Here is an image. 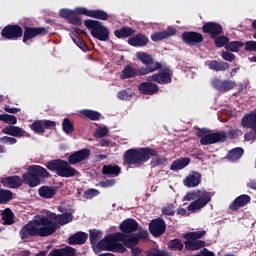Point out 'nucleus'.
Here are the masks:
<instances>
[{
	"label": "nucleus",
	"mask_w": 256,
	"mask_h": 256,
	"mask_svg": "<svg viewBox=\"0 0 256 256\" xmlns=\"http://www.w3.org/2000/svg\"><path fill=\"white\" fill-rule=\"evenodd\" d=\"M49 225L48 227H52L51 235H55L58 229H61L63 225H67L73 221V214L69 212H65L63 214H56L51 212L48 216Z\"/></svg>",
	"instance_id": "10"
},
{
	"label": "nucleus",
	"mask_w": 256,
	"mask_h": 256,
	"mask_svg": "<svg viewBox=\"0 0 256 256\" xmlns=\"http://www.w3.org/2000/svg\"><path fill=\"white\" fill-rule=\"evenodd\" d=\"M184 243L180 239H173L168 242V249L171 251H183Z\"/></svg>",
	"instance_id": "42"
},
{
	"label": "nucleus",
	"mask_w": 256,
	"mask_h": 256,
	"mask_svg": "<svg viewBox=\"0 0 256 256\" xmlns=\"http://www.w3.org/2000/svg\"><path fill=\"white\" fill-rule=\"evenodd\" d=\"M84 25L89 29L90 35L98 41H109V29L103 25V23L97 20L87 19L84 21Z\"/></svg>",
	"instance_id": "9"
},
{
	"label": "nucleus",
	"mask_w": 256,
	"mask_h": 256,
	"mask_svg": "<svg viewBox=\"0 0 256 256\" xmlns=\"http://www.w3.org/2000/svg\"><path fill=\"white\" fill-rule=\"evenodd\" d=\"M99 190L95 188H90L86 191H84V199H93V197H97L99 195Z\"/></svg>",
	"instance_id": "51"
},
{
	"label": "nucleus",
	"mask_w": 256,
	"mask_h": 256,
	"mask_svg": "<svg viewBox=\"0 0 256 256\" xmlns=\"http://www.w3.org/2000/svg\"><path fill=\"white\" fill-rule=\"evenodd\" d=\"M245 51L255 52L256 51V41H246Z\"/></svg>",
	"instance_id": "57"
},
{
	"label": "nucleus",
	"mask_w": 256,
	"mask_h": 256,
	"mask_svg": "<svg viewBox=\"0 0 256 256\" xmlns=\"http://www.w3.org/2000/svg\"><path fill=\"white\" fill-rule=\"evenodd\" d=\"M99 185L101 187H103L104 189H107V188L113 187V185H115V180L114 179H109V180H106V181H100Z\"/></svg>",
	"instance_id": "58"
},
{
	"label": "nucleus",
	"mask_w": 256,
	"mask_h": 256,
	"mask_svg": "<svg viewBox=\"0 0 256 256\" xmlns=\"http://www.w3.org/2000/svg\"><path fill=\"white\" fill-rule=\"evenodd\" d=\"M221 57L224 61H229V63L235 61V54L231 52L223 51Z\"/></svg>",
	"instance_id": "54"
},
{
	"label": "nucleus",
	"mask_w": 256,
	"mask_h": 256,
	"mask_svg": "<svg viewBox=\"0 0 256 256\" xmlns=\"http://www.w3.org/2000/svg\"><path fill=\"white\" fill-rule=\"evenodd\" d=\"M245 43L241 41H228V44L225 46L226 51H231L232 53H239V49L244 47Z\"/></svg>",
	"instance_id": "38"
},
{
	"label": "nucleus",
	"mask_w": 256,
	"mask_h": 256,
	"mask_svg": "<svg viewBox=\"0 0 256 256\" xmlns=\"http://www.w3.org/2000/svg\"><path fill=\"white\" fill-rule=\"evenodd\" d=\"M53 227L49 226V217L38 216L37 219L29 221L19 231L20 238L31 239V237H51Z\"/></svg>",
	"instance_id": "4"
},
{
	"label": "nucleus",
	"mask_w": 256,
	"mask_h": 256,
	"mask_svg": "<svg viewBox=\"0 0 256 256\" xmlns=\"http://www.w3.org/2000/svg\"><path fill=\"white\" fill-rule=\"evenodd\" d=\"M73 42L75 43V45H77V47H79V49H81V51H84V53H87V51H89V47L87 46V43H85V40H83V38H73Z\"/></svg>",
	"instance_id": "47"
},
{
	"label": "nucleus",
	"mask_w": 256,
	"mask_h": 256,
	"mask_svg": "<svg viewBox=\"0 0 256 256\" xmlns=\"http://www.w3.org/2000/svg\"><path fill=\"white\" fill-rule=\"evenodd\" d=\"M136 57L145 67L142 66L137 69L128 64L121 71V79H135V77H143L161 69V62L155 61L153 55L147 52H137Z\"/></svg>",
	"instance_id": "3"
},
{
	"label": "nucleus",
	"mask_w": 256,
	"mask_h": 256,
	"mask_svg": "<svg viewBox=\"0 0 256 256\" xmlns=\"http://www.w3.org/2000/svg\"><path fill=\"white\" fill-rule=\"evenodd\" d=\"M13 199V192L11 190L0 189V205L9 203Z\"/></svg>",
	"instance_id": "40"
},
{
	"label": "nucleus",
	"mask_w": 256,
	"mask_h": 256,
	"mask_svg": "<svg viewBox=\"0 0 256 256\" xmlns=\"http://www.w3.org/2000/svg\"><path fill=\"white\" fill-rule=\"evenodd\" d=\"M4 111H6V113L15 114V113H19L21 111V109L15 108V107L11 108L9 106H5Z\"/></svg>",
	"instance_id": "61"
},
{
	"label": "nucleus",
	"mask_w": 256,
	"mask_h": 256,
	"mask_svg": "<svg viewBox=\"0 0 256 256\" xmlns=\"http://www.w3.org/2000/svg\"><path fill=\"white\" fill-rule=\"evenodd\" d=\"M114 35L117 37V39H127V37H132V35H135V29L129 26H124L120 29H116L114 31Z\"/></svg>",
	"instance_id": "32"
},
{
	"label": "nucleus",
	"mask_w": 256,
	"mask_h": 256,
	"mask_svg": "<svg viewBox=\"0 0 256 256\" xmlns=\"http://www.w3.org/2000/svg\"><path fill=\"white\" fill-rule=\"evenodd\" d=\"M117 97H118V99H121L122 101H127V99H129V97H131V95H129V92H127V90H122V91L118 92Z\"/></svg>",
	"instance_id": "59"
},
{
	"label": "nucleus",
	"mask_w": 256,
	"mask_h": 256,
	"mask_svg": "<svg viewBox=\"0 0 256 256\" xmlns=\"http://www.w3.org/2000/svg\"><path fill=\"white\" fill-rule=\"evenodd\" d=\"M2 221L4 225H13L15 223V214L10 208H6L1 213Z\"/></svg>",
	"instance_id": "36"
},
{
	"label": "nucleus",
	"mask_w": 256,
	"mask_h": 256,
	"mask_svg": "<svg viewBox=\"0 0 256 256\" xmlns=\"http://www.w3.org/2000/svg\"><path fill=\"white\" fill-rule=\"evenodd\" d=\"M157 150L151 147L145 148H131L125 151L123 155L124 165H128V167H142L145 165L149 159L152 157H157Z\"/></svg>",
	"instance_id": "5"
},
{
	"label": "nucleus",
	"mask_w": 256,
	"mask_h": 256,
	"mask_svg": "<svg viewBox=\"0 0 256 256\" xmlns=\"http://www.w3.org/2000/svg\"><path fill=\"white\" fill-rule=\"evenodd\" d=\"M137 239H149V232L147 230H140L136 233Z\"/></svg>",
	"instance_id": "60"
},
{
	"label": "nucleus",
	"mask_w": 256,
	"mask_h": 256,
	"mask_svg": "<svg viewBox=\"0 0 256 256\" xmlns=\"http://www.w3.org/2000/svg\"><path fill=\"white\" fill-rule=\"evenodd\" d=\"M162 214L167 215L169 217H173L175 215V205L168 204L162 208Z\"/></svg>",
	"instance_id": "49"
},
{
	"label": "nucleus",
	"mask_w": 256,
	"mask_h": 256,
	"mask_svg": "<svg viewBox=\"0 0 256 256\" xmlns=\"http://www.w3.org/2000/svg\"><path fill=\"white\" fill-rule=\"evenodd\" d=\"M166 162H167V158L157 157L150 162V165L151 167H160V165H165Z\"/></svg>",
	"instance_id": "53"
},
{
	"label": "nucleus",
	"mask_w": 256,
	"mask_h": 256,
	"mask_svg": "<svg viewBox=\"0 0 256 256\" xmlns=\"http://www.w3.org/2000/svg\"><path fill=\"white\" fill-rule=\"evenodd\" d=\"M22 34V43L27 45L29 41L35 39V37H45L47 33H49V28L45 27H31V26H24Z\"/></svg>",
	"instance_id": "12"
},
{
	"label": "nucleus",
	"mask_w": 256,
	"mask_h": 256,
	"mask_svg": "<svg viewBox=\"0 0 256 256\" xmlns=\"http://www.w3.org/2000/svg\"><path fill=\"white\" fill-rule=\"evenodd\" d=\"M89 239V234L85 232H76L68 238L69 245H85Z\"/></svg>",
	"instance_id": "26"
},
{
	"label": "nucleus",
	"mask_w": 256,
	"mask_h": 256,
	"mask_svg": "<svg viewBox=\"0 0 256 256\" xmlns=\"http://www.w3.org/2000/svg\"><path fill=\"white\" fill-rule=\"evenodd\" d=\"M76 15H85L92 19H99L100 21H107V19H109V14L104 10H89L85 7L76 8Z\"/></svg>",
	"instance_id": "15"
},
{
	"label": "nucleus",
	"mask_w": 256,
	"mask_h": 256,
	"mask_svg": "<svg viewBox=\"0 0 256 256\" xmlns=\"http://www.w3.org/2000/svg\"><path fill=\"white\" fill-rule=\"evenodd\" d=\"M202 33L209 35L210 39H215L219 35H223V26L217 22H206L202 26Z\"/></svg>",
	"instance_id": "16"
},
{
	"label": "nucleus",
	"mask_w": 256,
	"mask_h": 256,
	"mask_svg": "<svg viewBox=\"0 0 256 256\" xmlns=\"http://www.w3.org/2000/svg\"><path fill=\"white\" fill-rule=\"evenodd\" d=\"M202 193H209V192L205 190H198L197 192H189L183 197V199L184 201H193L195 199H199Z\"/></svg>",
	"instance_id": "45"
},
{
	"label": "nucleus",
	"mask_w": 256,
	"mask_h": 256,
	"mask_svg": "<svg viewBox=\"0 0 256 256\" xmlns=\"http://www.w3.org/2000/svg\"><path fill=\"white\" fill-rule=\"evenodd\" d=\"M159 73H154L147 78V81H152V83H157L158 85H169L173 81V71L170 67L163 68L161 64V69Z\"/></svg>",
	"instance_id": "11"
},
{
	"label": "nucleus",
	"mask_w": 256,
	"mask_h": 256,
	"mask_svg": "<svg viewBox=\"0 0 256 256\" xmlns=\"http://www.w3.org/2000/svg\"><path fill=\"white\" fill-rule=\"evenodd\" d=\"M80 113L90 121H99V119H101V113H99L98 111L84 109L80 111Z\"/></svg>",
	"instance_id": "37"
},
{
	"label": "nucleus",
	"mask_w": 256,
	"mask_h": 256,
	"mask_svg": "<svg viewBox=\"0 0 256 256\" xmlns=\"http://www.w3.org/2000/svg\"><path fill=\"white\" fill-rule=\"evenodd\" d=\"M196 136L200 139V145H215V143H225L227 141V133L223 131L209 133V130L205 128L199 129Z\"/></svg>",
	"instance_id": "8"
},
{
	"label": "nucleus",
	"mask_w": 256,
	"mask_h": 256,
	"mask_svg": "<svg viewBox=\"0 0 256 256\" xmlns=\"http://www.w3.org/2000/svg\"><path fill=\"white\" fill-rule=\"evenodd\" d=\"M201 183V173L193 171L184 180L186 187H197Z\"/></svg>",
	"instance_id": "29"
},
{
	"label": "nucleus",
	"mask_w": 256,
	"mask_h": 256,
	"mask_svg": "<svg viewBox=\"0 0 256 256\" xmlns=\"http://www.w3.org/2000/svg\"><path fill=\"white\" fill-rule=\"evenodd\" d=\"M89 235H90V244L97 245V243H99L98 242L99 239H101V237H103V232L94 229L89 232Z\"/></svg>",
	"instance_id": "44"
},
{
	"label": "nucleus",
	"mask_w": 256,
	"mask_h": 256,
	"mask_svg": "<svg viewBox=\"0 0 256 256\" xmlns=\"http://www.w3.org/2000/svg\"><path fill=\"white\" fill-rule=\"evenodd\" d=\"M77 8L75 9V11L73 10H69V9H61L59 11V15L63 18V19H67V21H69L70 17L74 14L77 13Z\"/></svg>",
	"instance_id": "52"
},
{
	"label": "nucleus",
	"mask_w": 256,
	"mask_h": 256,
	"mask_svg": "<svg viewBox=\"0 0 256 256\" xmlns=\"http://www.w3.org/2000/svg\"><path fill=\"white\" fill-rule=\"evenodd\" d=\"M212 86L217 89V91H222L223 93L231 91L235 87V83L231 80H221L219 78H214L212 80Z\"/></svg>",
	"instance_id": "22"
},
{
	"label": "nucleus",
	"mask_w": 256,
	"mask_h": 256,
	"mask_svg": "<svg viewBox=\"0 0 256 256\" xmlns=\"http://www.w3.org/2000/svg\"><path fill=\"white\" fill-rule=\"evenodd\" d=\"M248 189H252L253 191H256V180H250L247 183Z\"/></svg>",
	"instance_id": "62"
},
{
	"label": "nucleus",
	"mask_w": 256,
	"mask_h": 256,
	"mask_svg": "<svg viewBox=\"0 0 256 256\" xmlns=\"http://www.w3.org/2000/svg\"><path fill=\"white\" fill-rule=\"evenodd\" d=\"M212 39L214 41L215 47H217L218 49H221V47H227L229 43V37L223 34L216 36L215 38H212Z\"/></svg>",
	"instance_id": "39"
},
{
	"label": "nucleus",
	"mask_w": 256,
	"mask_h": 256,
	"mask_svg": "<svg viewBox=\"0 0 256 256\" xmlns=\"http://www.w3.org/2000/svg\"><path fill=\"white\" fill-rule=\"evenodd\" d=\"M62 129L66 135H71L73 131H75V126L73 125V122L69 118H64L62 122Z\"/></svg>",
	"instance_id": "41"
},
{
	"label": "nucleus",
	"mask_w": 256,
	"mask_h": 256,
	"mask_svg": "<svg viewBox=\"0 0 256 256\" xmlns=\"http://www.w3.org/2000/svg\"><path fill=\"white\" fill-rule=\"evenodd\" d=\"M243 153H245V150L241 147L233 148L228 152V160L232 161V163H237L241 157H243Z\"/></svg>",
	"instance_id": "35"
},
{
	"label": "nucleus",
	"mask_w": 256,
	"mask_h": 256,
	"mask_svg": "<svg viewBox=\"0 0 256 256\" xmlns=\"http://www.w3.org/2000/svg\"><path fill=\"white\" fill-rule=\"evenodd\" d=\"M99 251H111L112 253H126L127 248L119 243V232L109 234L97 243Z\"/></svg>",
	"instance_id": "6"
},
{
	"label": "nucleus",
	"mask_w": 256,
	"mask_h": 256,
	"mask_svg": "<svg viewBox=\"0 0 256 256\" xmlns=\"http://www.w3.org/2000/svg\"><path fill=\"white\" fill-rule=\"evenodd\" d=\"M119 229L121 231L120 233L129 235L131 233H135V231L139 229V223L133 218H128L121 222Z\"/></svg>",
	"instance_id": "19"
},
{
	"label": "nucleus",
	"mask_w": 256,
	"mask_h": 256,
	"mask_svg": "<svg viewBox=\"0 0 256 256\" xmlns=\"http://www.w3.org/2000/svg\"><path fill=\"white\" fill-rule=\"evenodd\" d=\"M31 129L34 133H44L45 127L43 124V120H36L31 124Z\"/></svg>",
	"instance_id": "46"
},
{
	"label": "nucleus",
	"mask_w": 256,
	"mask_h": 256,
	"mask_svg": "<svg viewBox=\"0 0 256 256\" xmlns=\"http://www.w3.org/2000/svg\"><path fill=\"white\" fill-rule=\"evenodd\" d=\"M111 145V141L106 140V139H102L100 141V147H109Z\"/></svg>",
	"instance_id": "63"
},
{
	"label": "nucleus",
	"mask_w": 256,
	"mask_h": 256,
	"mask_svg": "<svg viewBox=\"0 0 256 256\" xmlns=\"http://www.w3.org/2000/svg\"><path fill=\"white\" fill-rule=\"evenodd\" d=\"M146 256H169V253L165 250H159L157 248H152L147 251Z\"/></svg>",
	"instance_id": "48"
},
{
	"label": "nucleus",
	"mask_w": 256,
	"mask_h": 256,
	"mask_svg": "<svg viewBox=\"0 0 256 256\" xmlns=\"http://www.w3.org/2000/svg\"><path fill=\"white\" fill-rule=\"evenodd\" d=\"M211 197H213L211 192H202L201 197L188 205L187 210L195 212L199 211V209H203V207L207 206L211 202Z\"/></svg>",
	"instance_id": "17"
},
{
	"label": "nucleus",
	"mask_w": 256,
	"mask_h": 256,
	"mask_svg": "<svg viewBox=\"0 0 256 256\" xmlns=\"http://www.w3.org/2000/svg\"><path fill=\"white\" fill-rule=\"evenodd\" d=\"M118 239L123 243V247H127V249H133V247L139 245L136 234H123L118 232Z\"/></svg>",
	"instance_id": "20"
},
{
	"label": "nucleus",
	"mask_w": 256,
	"mask_h": 256,
	"mask_svg": "<svg viewBox=\"0 0 256 256\" xmlns=\"http://www.w3.org/2000/svg\"><path fill=\"white\" fill-rule=\"evenodd\" d=\"M249 203H251V196L242 194L232 201V203L229 205V209L231 211H239V209L245 207V205H249Z\"/></svg>",
	"instance_id": "21"
},
{
	"label": "nucleus",
	"mask_w": 256,
	"mask_h": 256,
	"mask_svg": "<svg viewBox=\"0 0 256 256\" xmlns=\"http://www.w3.org/2000/svg\"><path fill=\"white\" fill-rule=\"evenodd\" d=\"M0 121H3L7 125H17V117L7 113L0 114Z\"/></svg>",
	"instance_id": "43"
},
{
	"label": "nucleus",
	"mask_w": 256,
	"mask_h": 256,
	"mask_svg": "<svg viewBox=\"0 0 256 256\" xmlns=\"http://www.w3.org/2000/svg\"><path fill=\"white\" fill-rule=\"evenodd\" d=\"M1 37L7 41H17L23 37V27L19 24H8L2 29Z\"/></svg>",
	"instance_id": "13"
},
{
	"label": "nucleus",
	"mask_w": 256,
	"mask_h": 256,
	"mask_svg": "<svg viewBox=\"0 0 256 256\" xmlns=\"http://www.w3.org/2000/svg\"><path fill=\"white\" fill-rule=\"evenodd\" d=\"M209 69L211 71H227L229 69V63L223 62V61H217V60H212L208 64Z\"/></svg>",
	"instance_id": "34"
},
{
	"label": "nucleus",
	"mask_w": 256,
	"mask_h": 256,
	"mask_svg": "<svg viewBox=\"0 0 256 256\" xmlns=\"http://www.w3.org/2000/svg\"><path fill=\"white\" fill-rule=\"evenodd\" d=\"M131 47H145L149 43V38L142 33L130 37L127 41Z\"/></svg>",
	"instance_id": "25"
},
{
	"label": "nucleus",
	"mask_w": 256,
	"mask_h": 256,
	"mask_svg": "<svg viewBox=\"0 0 256 256\" xmlns=\"http://www.w3.org/2000/svg\"><path fill=\"white\" fill-rule=\"evenodd\" d=\"M177 34V30L175 28L168 27L164 31L155 32L151 35V39L157 43L159 41H163V39H169V37H173V35Z\"/></svg>",
	"instance_id": "24"
},
{
	"label": "nucleus",
	"mask_w": 256,
	"mask_h": 256,
	"mask_svg": "<svg viewBox=\"0 0 256 256\" xmlns=\"http://www.w3.org/2000/svg\"><path fill=\"white\" fill-rule=\"evenodd\" d=\"M189 163H191V158H189V157L176 159L170 165V170L171 171H181V169H185V167H187V165H189Z\"/></svg>",
	"instance_id": "31"
},
{
	"label": "nucleus",
	"mask_w": 256,
	"mask_h": 256,
	"mask_svg": "<svg viewBox=\"0 0 256 256\" xmlns=\"http://www.w3.org/2000/svg\"><path fill=\"white\" fill-rule=\"evenodd\" d=\"M204 235H207V231L201 230L196 232H187L182 235L185 246V251H199V249H203L205 247V241L199 240Z\"/></svg>",
	"instance_id": "7"
},
{
	"label": "nucleus",
	"mask_w": 256,
	"mask_h": 256,
	"mask_svg": "<svg viewBox=\"0 0 256 256\" xmlns=\"http://www.w3.org/2000/svg\"><path fill=\"white\" fill-rule=\"evenodd\" d=\"M49 177H51V173L43 166L32 165L28 168L27 173L22 175V179L17 175L8 176L1 178V183L9 189H19L23 183L33 188L45 183V179H49Z\"/></svg>",
	"instance_id": "1"
},
{
	"label": "nucleus",
	"mask_w": 256,
	"mask_h": 256,
	"mask_svg": "<svg viewBox=\"0 0 256 256\" xmlns=\"http://www.w3.org/2000/svg\"><path fill=\"white\" fill-rule=\"evenodd\" d=\"M42 123L44 125V131L45 129H55L57 127V122L53 120H42Z\"/></svg>",
	"instance_id": "55"
},
{
	"label": "nucleus",
	"mask_w": 256,
	"mask_h": 256,
	"mask_svg": "<svg viewBox=\"0 0 256 256\" xmlns=\"http://www.w3.org/2000/svg\"><path fill=\"white\" fill-rule=\"evenodd\" d=\"M177 215L185 216V215H187V210L185 208L180 207L177 209Z\"/></svg>",
	"instance_id": "64"
},
{
	"label": "nucleus",
	"mask_w": 256,
	"mask_h": 256,
	"mask_svg": "<svg viewBox=\"0 0 256 256\" xmlns=\"http://www.w3.org/2000/svg\"><path fill=\"white\" fill-rule=\"evenodd\" d=\"M103 175L107 177H119L121 175V167L119 165H104L102 168Z\"/></svg>",
	"instance_id": "30"
},
{
	"label": "nucleus",
	"mask_w": 256,
	"mask_h": 256,
	"mask_svg": "<svg viewBox=\"0 0 256 256\" xmlns=\"http://www.w3.org/2000/svg\"><path fill=\"white\" fill-rule=\"evenodd\" d=\"M75 248L66 246L64 248H54L52 249L48 256H75Z\"/></svg>",
	"instance_id": "28"
},
{
	"label": "nucleus",
	"mask_w": 256,
	"mask_h": 256,
	"mask_svg": "<svg viewBox=\"0 0 256 256\" xmlns=\"http://www.w3.org/2000/svg\"><path fill=\"white\" fill-rule=\"evenodd\" d=\"M167 231V224L162 218H156L149 224V232L153 237H161Z\"/></svg>",
	"instance_id": "18"
},
{
	"label": "nucleus",
	"mask_w": 256,
	"mask_h": 256,
	"mask_svg": "<svg viewBox=\"0 0 256 256\" xmlns=\"http://www.w3.org/2000/svg\"><path fill=\"white\" fill-rule=\"evenodd\" d=\"M138 90L142 95H155V93L159 92V86L153 81L142 82L139 84Z\"/></svg>",
	"instance_id": "23"
},
{
	"label": "nucleus",
	"mask_w": 256,
	"mask_h": 256,
	"mask_svg": "<svg viewBox=\"0 0 256 256\" xmlns=\"http://www.w3.org/2000/svg\"><path fill=\"white\" fill-rule=\"evenodd\" d=\"M57 193V190L51 186H42L38 189V195L43 199H53Z\"/></svg>",
	"instance_id": "33"
},
{
	"label": "nucleus",
	"mask_w": 256,
	"mask_h": 256,
	"mask_svg": "<svg viewBox=\"0 0 256 256\" xmlns=\"http://www.w3.org/2000/svg\"><path fill=\"white\" fill-rule=\"evenodd\" d=\"M4 135H10L11 137H24L25 130L19 126L9 125L2 129Z\"/></svg>",
	"instance_id": "27"
},
{
	"label": "nucleus",
	"mask_w": 256,
	"mask_h": 256,
	"mask_svg": "<svg viewBox=\"0 0 256 256\" xmlns=\"http://www.w3.org/2000/svg\"><path fill=\"white\" fill-rule=\"evenodd\" d=\"M68 23L70 25H75L76 27H81V25H83V20L81 19V17L75 15L74 13L68 20Z\"/></svg>",
	"instance_id": "50"
},
{
	"label": "nucleus",
	"mask_w": 256,
	"mask_h": 256,
	"mask_svg": "<svg viewBox=\"0 0 256 256\" xmlns=\"http://www.w3.org/2000/svg\"><path fill=\"white\" fill-rule=\"evenodd\" d=\"M183 43L188 45L189 47H195V45H199L205 41L203 34L195 31H186L181 35Z\"/></svg>",
	"instance_id": "14"
},
{
	"label": "nucleus",
	"mask_w": 256,
	"mask_h": 256,
	"mask_svg": "<svg viewBox=\"0 0 256 256\" xmlns=\"http://www.w3.org/2000/svg\"><path fill=\"white\" fill-rule=\"evenodd\" d=\"M90 155L91 150H89L88 148L81 149L70 154L68 156V161L61 159L48 161L46 164V168L49 171H55L58 177H64L66 179H69L71 177L79 175L77 169L73 168L71 165H77L78 163L87 161Z\"/></svg>",
	"instance_id": "2"
},
{
	"label": "nucleus",
	"mask_w": 256,
	"mask_h": 256,
	"mask_svg": "<svg viewBox=\"0 0 256 256\" xmlns=\"http://www.w3.org/2000/svg\"><path fill=\"white\" fill-rule=\"evenodd\" d=\"M107 133H109V129L107 127H100L96 130V137L102 139V137H106Z\"/></svg>",
	"instance_id": "56"
}]
</instances>
